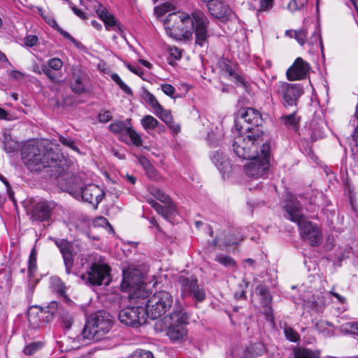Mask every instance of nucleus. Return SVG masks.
<instances>
[{"label":"nucleus","mask_w":358,"mask_h":358,"mask_svg":"<svg viewBox=\"0 0 358 358\" xmlns=\"http://www.w3.org/2000/svg\"><path fill=\"white\" fill-rule=\"evenodd\" d=\"M324 130L319 127V128H313L312 134H311V138L313 141H316L318 138H321L324 136Z\"/></svg>","instance_id":"51"},{"label":"nucleus","mask_w":358,"mask_h":358,"mask_svg":"<svg viewBox=\"0 0 358 358\" xmlns=\"http://www.w3.org/2000/svg\"><path fill=\"white\" fill-rule=\"evenodd\" d=\"M271 157V145L268 141L257 143V153L250 157H241L250 159L245 166V173L249 177L259 178L264 176L268 171Z\"/></svg>","instance_id":"6"},{"label":"nucleus","mask_w":358,"mask_h":358,"mask_svg":"<svg viewBox=\"0 0 358 358\" xmlns=\"http://www.w3.org/2000/svg\"><path fill=\"white\" fill-rule=\"evenodd\" d=\"M284 332L287 339L289 340L290 341L297 342L299 341V336L298 333L292 327H285Z\"/></svg>","instance_id":"45"},{"label":"nucleus","mask_w":358,"mask_h":358,"mask_svg":"<svg viewBox=\"0 0 358 358\" xmlns=\"http://www.w3.org/2000/svg\"><path fill=\"white\" fill-rule=\"evenodd\" d=\"M37 250L35 248H33V249L31 251L29 258V263H28V272H29V278H31L33 275L35 271L37 268V264H36V258H37Z\"/></svg>","instance_id":"30"},{"label":"nucleus","mask_w":358,"mask_h":358,"mask_svg":"<svg viewBox=\"0 0 358 358\" xmlns=\"http://www.w3.org/2000/svg\"><path fill=\"white\" fill-rule=\"evenodd\" d=\"M122 289L124 291L134 290L133 298H139L145 294L143 289V277L141 271L134 266H129L122 270Z\"/></svg>","instance_id":"9"},{"label":"nucleus","mask_w":358,"mask_h":358,"mask_svg":"<svg viewBox=\"0 0 358 358\" xmlns=\"http://www.w3.org/2000/svg\"><path fill=\"white\" fill-rule=\"evenodd\" d=\"M215 260L217 261L220 264L224 266L225 267H229L231 268H236L235 261L231 257H229L227 255H217L215 258Z\"/></svg>","instance_id":"35"},{"label":"nucleus","mask_w":358,"mask_h":358,"mask_svg":"<svg viewBox=\"0 0 358 358\" xmlns=\"http://www.w3.org/2000/svg\"><path fill=\"white\" fill-rule=\"evenodd\" d=\"M149 203L159 214L162 215L166 220L176 211V206L173 203H166L167 206H162L155 200H151Z\"/></svg>","instance_id":"23"},{"label":"nucleus","mask_w":358,"mask_h":358,"mask_svg":"<svg viewBox=\"0 0 358 358\" xmlns=\"http://www.w3.org/2000/svg\"><path fill=\"white\" fill-rule=\"evenodd\" d=\"M127 122L129 124L128 120L126 122L116 120L109 125V130L114 134H125L128 127Z\"/></svg>","instance_id":"28"},{"label":"nucleus","mask_w":358,"mask_h":358,"mask_svg":"<svg viewBox=\"0 0 358 358\" xmlns=\"http://www.w3.org/2000/svg\"><path fill=\"white\" fill-rule=\"evenodd\" d=\"M307 3V0H292L291 1L287 8L291 12H295L302 9Z\"/></svg>","instance_id":"40"},{"label":"nucleus","mask_w":358,"mask_h":358,"mask_svg":"<svg viewBox=\"0 0 358 358\" xmlns=\"http://www.w3.org/2000/svg\"><path fill=\"white\" fill-rule=\"evenodd\" d=\"M320 354L319 350L299 348L294 350V358H317Z\"/></svg>","instance_id":"26"},{"label":"nucleus","mask_w":358,"mask_h":358,"mask_svg":"<svg viewBox=\"0 0 358 358\" xmlns=\"http://www.w3.org/2000/svg\"><path fill=\"white\" fill-rule=\"evenodd\" d=\"M150 193L156 199L164 203H172L170 196L166 194L162 189H153Z\"/></svg>","instance_id":"34"},{"label":"nucleus","mask_w":358,"mask_h":358,"mask_svg":"<svg viewBox=\"0 0 358 358\" xmlns=\"http://www.w3.org/2000/svg\"><path fill=\"white\" fill-rule=\"evenodd\" d=\"M221 71L223 75L234 82L237 87H242L246 92H249L250 84L245 78L241 73L237 72L231 66L224 62L221 65Z\"/></svg>","instance_id":"19"},{"label":"nucleus","mask_w":358,"mask_h":358,"mask_svg":"<svg viewBox=\"0 0 358 358\" xmlns=\"http://www.w3.org/2000/svg\"><path fill=\"white\" fill-rule=\"evenodd\" d=\"M58 31H59V33L66 39H69V41H71L72 43H73L74 44H77L78 43L77 42V41L73 37L71 36V34L69 33H68L67 31L63 30L62 29H61L60 27H58Z\"/></svg>","instance_id":"57"},{"label":"nucleus","mask_w":358,"mask_h":358,"mask_svg":"<svg viewBox=\"0 0 358 358\" xmlns=\"http://www.w3.org/2000/svg\"><path fill=\"white\" fill-rule=\"evenodd\" d=\"M317 43H319L321 50H322L323 44L322 41L321 35L320 34V33L315 32L311 36L310 44L313 45L315 43L317 44Z\"/></svg>","instance_id":"50"},{"label":"nucleus","mask_w":358,"mask_h":358,"mask_svg":"<svg viewBox=\"0 0 358 358\" xmlns=\"http://www.w3.org/2000/svg\"><path fill=\"white\" fill-rule=\"evenodd\" d=\"M141 123L145 130L155 129L159 125L158 120L152 115H146L141 119Z\"/></svg>","instance_id":"32"},{"label":"nucleus","mask_w":358,"mask_h":358,"mask_svg":"<svg viewBox=\"0 0 358 358\" xmlns=\"http://www.w3.org/2000/svg\"><path fill=\"white\" fill-rule=\"evenodd\" d=\"M146 313L142 306H128L120 311V321L130 327H137L146 322Z\"/></svg>","instance_id":"11"},{"label":"nucleus","mask_w":358,"mask_h":358,"mask_svg":"<svg viewBox=\"0 0 358 358\" xmlns=\"http://www.w3.org/2000/svg\"><path fill=\"white\" fill-rule=\"evenodd\" d=\"M128 358H155L153 354L148 350H136Z\"/></svg>","instance_id":"43"},{"label":"nucleus","mask_w":358,"mask_h":358,"mask_svg":"<svg viewBox=\"0 0 358 358\" xmlns=\"http://www.w3.org/2000/svg\"><path fill=\"white\" fill-rule=\"evenodd\" d=\"M69 6L73 13L81 19H85V13L80 9H78L71 1H69Z\"/></svg>","instance_id":"56"},{"label":"nucleus","mask_w":358,"mask_h":358,"mask_svg":"<svg viewBox=\"0 0 358 358\" xmlns=\"http://www.w3.org/2000/svg\"><path fill=\"white\" fill-rule=\"evenodd\" d=\"M296 110H294L291 114L282 115L280 117V122L286 127H291L294 129H297L299 127V117L296 116Z\"/></svg>","instance_id":"25"},{"label":"nucleus","mask_w":358,"mask_h":358,"mask_svg":"<svg viewBox=\"0 0 358 358\" xmlns=\"http://www.w3.org/2000/svg\"><path fill=\"white\" fill-rule=\"evenodd\" d=\"M261 113L252 108H242L235 120V127L241 134L234 138L233 150L238 157H250L257 153V143H265L261 129Z\"/></svg>","instance_id":"2"},{"label":"nucleus","mask_w":358,"mask_h":358,"mask_svg":"<svg viewBox=\"0 0 358 358\" xmlns=\"http://www.w3.org/2000/svg\"><path fill=\"white\" fill-rule=\"evenodd\" d=\"M161 89L165 94L171 97H173L176 92L175 87L170 84L161 85Z\"/></svg>","instance_id":"49"},{"label":"nucleus","mask_w":358,"mask_h":358,"mask_svg":"<svg viewBox=\"0 0 358 358\" xmlns=\"http://www.w3.org/2000/svg\"><path fill=\"white\" fill-rule=\"evenodd\" d=\"M59 310L57 301H51L46 307L31 306L27 313L28 321L34 328H40L51 322Z\"/></svg>","instance_id":"8"},{"label":"nucleus","mask_w":358,"mask_h":358,"mask_svg":"<svg viewBox=\"0 0 358 358\" xmlns=\"http://www.w3.org/2000/svg\"><path fill=\"white\" fill-rule=\"evenodd\" d=\"M73 322V320L72 317L68 316L66 320H64V325H65L66 328H70Z\"/></svg>","instance_id":"64"},{"label":"nucleus","mask_w":358,"mask_h":358,"mask_svg":"<svg viewBox=\"0 0 358 358\" xmlns=\"http://www.w3.org/2000/svg\"><path fill=\"white\" fill-rule=\"evenodd\" d=\"M43 346V343L41 342H32L29 345H26L24 349V352L27 355H31L35 353L37 350H40Z\"/></svg>","instance_id":"42"},{"label":"nucleus","mask_w":358,"mask_h":358,"mask_svg":"<svg viewBox=\"0 0 358 358\" xmlns=\"http://www.w3.org/2000/svg\"><path fill=\"white\" fill-rule=\"evenodd\" d=\"M109 272L110 268L106 264L94 263L81 278L85 282L92 285H100L103 283L108 285Z\"/></svg>","instance_id":"12"},{"label":"nucleus","mask_w":358,"mask_h":358,"mask_svg":"<svg viewBox=\"0 0 358 358\" xmlns=\"http://www.w3.org/2000/svg\"><path fill=\"white\" fill-rule=\"evenodd\" d=\"M178 282L181 286L183 296L190 297L196 303H199L201 301V294L199 291L197 280L180 276L178 278Z\"/></svg>","instance_id":"15"},{"label":"nucleus","mask_w":358,"mask_h":358,"mask_svg":"<svg viewBox=\"0 0 358 358\" xmlns=\"http://www.w3.org/2000/svg\"><path fill=\"white\" fill-rule=\"evenodd\" d=\"M234 296L237 299H245L246 296L245 290H241L240 292L235 293Z\"/></svg>","instance_id":"63"},{"label":"nucleus","mask_w":358,"mask_h":358,"mask_svg":"<svg viewBox=\"0 0 358 358\" xmlns=\"http://www.w3.org/2000/svg\"><path fill=\"white\" fill-rule=\"evenodd\" d=\"M59 141L63 145L71 148L72 150L77 151V152L79 151L78 148L76 145H75L74 141L72 139H71L69 138H66L63 136H59Z\"/></svg>","instance_id":"47"},{"label":"nucleus","mask_w":358,"mask_h":358,"mask_svg":"<svg viewBox=\"0 0 358 358\" xmlns=\"http://www.w3.org/2000/svg\"><path fill=\"white\" fill-rule=\"evenodd\" d=\"M142 164L145 170L148 177L150 179H156L157 171L146 159L142 161Z\"/></svg>","instance_id":"38"},{"label":"nucleus","mask_w":358,"mask_h":358,"mask_svg":"<svg viewBox=\"0 0 358 358\" xmlns=\"http://www.w3.org/2000/svg\"><path fill=\"white\" fill-rule=\"evenodd\" d=\"M73 79L74 81L71 84V90L77 93L82 94L85 92V87L83 83V78L80 75H76V73H73Z\"/></svg>","instance_id":"29"},{"label":"nucleus","mask_w":358,"mask_h":358,"mask_svg":"<svg viewBox=\"0 0 358 358\" xmlns=\"http://www.w3.org/2000/svg\"><path fill=\"white\" fill-rule=\"evenodd\" d=\"M53 69L49 68L46 64H42L41 66V71L51 80L55 82L57 80V77L55 76V73L52 71Z\"/></svg>","instance_id":"48"},{"label":"nucleus","mask_w":358,"mask_h":358,"mask_svg":"<svg viewBox=\"0 0 358 358\" xmlns=\"http://www.w3.org/2000/svg\"><path fill=\"white\" fill-rule=\"evenodd\" d=\"M283 209L286 212L285 217L298 224L302 238L310 241L312 245L319 243L320 229L303 216L302 206L295 198L286 200Z\"/></svg>","instance_id":"4"},{"label":"nucleus","mask_w":358,"mask_h":358,"mask_svg":"<svg viewBox=\"0 0 358 358\" xmlns=\"http://www.w3.org/2000/svg\"><path fill=\"white\" fill-rule=\"evenodd\" d=\"M258 290L259 295L261 296L260 300L262 303L263 304L264 306H268L271 301V296L270 295L268 290L264 287H259Z\"/></svg>","instance_id":"39"},{"label":"nucleus","mask_w":358,"mask_h":358,"mask_svg":"<svg viewBox=\"0 0 358 358\" xmlns=\"http://www.w3.org/2000/svg\"><path fill=\"white\" fill-rule=\"evenodd\" d=\"M52 286L55 292L60 295H63L65 293L66 287L64 283L58 277H54L51 279Z\"/></svg>","instance_id":"37"},{"label":"nucleus","mask_w":358,"mask_h":358,"mask_svg":"<svg viewBox=\"0 0 358 358\" xmlns=\"http://www.w3.org/2000/svg\"><path fill=\"white\" fill-rule=\"evenodd\" d=\"M172 322L166 329V335L172 341H182L187 331L185 327L182 316L179 313H173L170 316Z\"/></svg>","instance_id":"13"},{"label":"nucleus","mask_w":358,"mask_h":358,"mask_svg":"<svg viewBox=\"0 0 358 358\" xmlns=\"http://www.w3.org/2000/svg\"><path fill=\"white\" fill-rule=\"evenodd\" d=\"M99 120L101 122H107L112 119V116L109 110H104L99 114Z\"/></svg>","instance_id":"54"},{"label":"nucleus","mask_w":358,"mask_h":358,"mask_svg":"<svg viewBox=\"0 0 358 358\" xmlns=\"http://www.w3.org/2000/svg\"><path fill=\"white\" fill-rule=\"evenodd\" d=\"M208 8L210 14L215 18L226 20L231 18L234 13L228 5L217 0L207 1Z\"/></svg>","instance_id":"20"},{"label":"nucleus","mask_w":358,"mask_h":358,"mask_svg":"<svg viewBox=\"0 0 358 358\" xmlns=\"http://www.w3.org/2000/svg\"><path fill=\"white\" fill-rule=\"evenodd\" d=\"M273 0H262L260 1V10H266L273 7Z\"/></svg>","instance_id":"55"},{"label":"nucleus","mask_w":358,"mask_h":358,"mask_svg":"<svg viewBox=\"0 0 358 358\" xmlns=\"http://www.w3.org/2000/svg\"><path fill=\"white\" fill-rule=\"evenodd\" d=\"M3 143V150L7 153H13L17 150V143L13 141L9 135H4Z\"/></svg>","instance_id":"31"},{"label":"nucleus","mask_w":358,"mask_h":358,"mask_svg":"<svg viewBox=\"0 0 358 358\" xmlns=\"http://www.w3.org/2000/svg\"><path fill=\"white\" fill-rule=\"evenodd\" d=\"M155 113L159 116V117L166 124L171 122L172 116L169 110H164L161 106V110H155Z\"/></svg>","instance_id":"44"},{"label":"nucleus","mask_w":358,"mask_h":358,"mask_svg":"<svg viewBox=\"0 0 358 358\" xmlns=\"http://www.w3.org/2000/svg\"><path fill=\"white\" fill-rule=\"evenodd\" d=\"M94 6L99 17L104 22L107 30H114L119 33L122 32V25L117 22L113 15L110 13L103 6L95 1Z\"/></svg>","instance_id":"18"},{"label":"nucleus","mask_w":358,"mask_h":358,"mask_svg":"<svg viewBox=\"0 0 358 358\" xmlns=\"http://www.w3.org/2000/svg\"><path fill=\"white\" fill-rule=\"evenodd\" d=\"M294 38L301 45H304L307 38V29L306 28H301L298 30H294Z\"/></svg>","instance_id":"41"},{"label":"nucleus","mask_w":358,"mask_h":358,"mask_svg":"<svg viewBox=\"0 0 358 358\" xmlns=\"http://www.w3.org/2000/svg\"><path fill=\"white\" fill-rule=\"evenodd\" d=\"M206 139H207V141H209L210 143L213 144L217 141L218 136L216 133H215L212 131L211 133L208 132Z\"/></svg>","instance_id":"59"},{"label":"nucleus","mask_w":358,"mask_h":358,"mask_svg":"<svg viewBox=\"0 0 358 358\" xmlns=\"http://www.w3.org/2000/svg\"><path fill=\"white\" fill-rule=\"evenodd\" d=\"M275 92L281 97L283 106L288 108L296 106L299 98L303 91L299 84L282 82L275 86Z\"/></svg>","instance_id":"10"},{"label":"nucleus","mask_w":358,"mask_h":358,"mask_svg":"<svg viewBox=\"0 0 358 358\" xmlns=\"http://www.w3.org/2000/svg\"><path fill=\"white\" fill-rule=\"evenodd\" d=\"M83 199L97 208L99 203L104 196V192L99 186L94 184H89L81 189Z\"/></svg>","instance_id":"17"},{"label":"nucleus","mask_w":358,"mask_h":358,"mask_svg":"<svg viewBox=\"0 0 358 358\" xmlns=\"http://www.w3.org/2000/svg\"><path fill=\"white\" fill-rule=\"evenodd\" d=\"M166 124L174 134H178L180 131V125L173 122L172 120Z\"/></svg>","instance_id":"58"},{"label":"nucleus","mask_w":358,"mask_h":358,"mask_svg":"<svg viewBox=\"0 0 358 358\" xmlns=\"http://www.w3.org/2000/svg\"><path fill=\"white\" fill-rule=\"evenodd\" d=\"M142 97L152 108L154 111L157 109L161 110V105L152 94L148 91H144Z\"/></svg>","instance_id":"33"},{"label":"nucleus","mask_w":358,"mask_h":358,"mask_svg":"<svg viewBox=\"0 0 358 358\" xmlns=\"http://www.w3.org/2000/svg\"><path fill=\"white\" fill-rule=\"evenodd\" d=\"M210 159L221 172H225L230 168V162L222 152L215 151L210 155Z\"/></svg>","instance_id":"22"},{"label":"nucleus","mask_w":358,"mask_h":358,"mask_svg":"<svg viewBox=\"0 0 358 358\" xmlns=\"http://www.w3.org/2000/svg\"><path fill=\"white\" fill-rule=\"evenodd\" d=\"M55 204L52 202L41 201L32 207L31 211V219L33 221L42 222L49 221L52 217Z\"/></svg>","instance_id":"14"},{"label":"nucleus","mask_w":358,"mask_h":358,"mask_svg":"<svg viewBox=\"0 0 358 358\" xmlns=\"http://www.w3.org/2000/svg\"><path fill=\"white\" fill-rule=\"evenodd\" d=\"M266 351L265 345L262 342H256L247 345L241 358H256L262 355Z\"/></svg>","instance_id":"21"},{"label":"nucleus","mask_w":358,"mask_h":358,"mask_svg":"<svg viewBox=\"0 0 358 358\" xmlns=\"http://www.w3.org/2000/svg\"><path fill=\"white\" fill-rule=\"evenodd\" d=\"M119 87L126 94H127L129 95L133 94V92H132V90H131V88L129 86H127L124 82L121 83L120 85H119Z\"/></svg>","instance_id":"61"},{"label":"nucleus","mask_w":358,"mask_h":358,"mask_svg":"<svg viewBox=\"0 0 358 358\" xmlns=\"http://www.w3.org/2000/svg\"><path fill=\"white\" fill-rule=\"evenodd\" d=\"M339 331L344 335L358 336V322H350L342 324Z\"/></svg>","instance_id":"27"},{"label":"nucleus","mask_w":358,"mask_h":358,"mask_svg":"<svg viewBox=\"0 0 358 358\" xmlns=\"http://www.w3.org/2000/svg\"><path fill=\"white\" fill-rule=\"evenodd\" d=\"M129 136L132 143L136 145L140 146L142 145L141 138L139 134L131 127H128L125 134Z\"/></svg>","instance_id":"36"},{"label":"nucleus","mask_w":358,"mask_h":358,"mask_svg":"<svg viewBox=\"0 0 358 358\" xmlns=\"http://www.w3.org/2000/svg\"><path fill=\"white\" fill-rule=\"evenodd\" d=\"M150 224L152 225H153L154 227H156V229L158 230L157 234H156V236L158 239H162V238H166V234H164V232L161 229L159 225L158 224V223L157 222V221L154 219L151 220H150Z\"/></svg>","instance_id":"53"},{"label":"nucleus","mask_w":358,"mask_h":358,"mask_svg":"<svg viewBox=\"0 0 358 358\" xmlns=\"http://www.w3.org/2000/svg\"><path fill=\"white\" fill-rule=\"evenodd\" d=\"M166 34L176 40L189 38L193 33L196 43L201 46V12L196 10L189 16L186 13H170L165 20Z\"/></svg>","instance_id":"3"},{"label":"nucleus","mask_w":358,"mask_h":358,"mask_svg":"<svg viewBox=\"0 0 358 358\" xmlns=\"http://www.w3.org/2000/svg\"><path fill=\"white\" fill-rule=\"evenodd\" d=\"M112 327L111 315L106 311L99 310L88 317L83 335L87 339L99 341L110 331Z\"/></svg>","instance_id":"5"},{"label":"nucleus","mask_w":358,"mask_h":358,"mask_svg":"<svg viewBox=\"0 0 358 358\" xmlns=\"http://www.w3.org/2000/svg\"><path fill=\"white\" fill-rule=\"evenodd\" d=\"M145 293L143 295V299L145 302V311L148 317L155 320L164 315L169 310L173 304L171 294L166 291H159L147 296Z\"/></svg>","instance_id":"7"},{"label":"nucleus","mask_w":358,"mask_h":358,"mask_svg":"<svg viewBox=\"0 0 358 358\" xmlns=\"http://www.w3.org/2000/svg\"><path fill=\"white\" fill-rule=\"evenodd\" d=\"M111 78L116 84L118 85V86L120 85L121 83L123 82L120 77L117 73H113L111 75Z\"/></svg>","instance_id":"62"},{"label":"nucleus","mask_w":358,"mask_h":358,"mask_svg":"<svg viewBox=\"0 0 358 358\" xmlns=\"http://www.w3.org/2000/svg\"><path fill=\"white\" fill-rule=\"evenodd\" d=\"M329 293L336 297L341 303H345L346 302V299L344 296L340 295L338 293L334 291V287H332Z\"/></svg>","instance_id":"60"},{"label":"nucleus","mask_w":358,"mask_h":358,"mask_svg":"<svg viewBox=\"0 0 358 358\" xmlns=\"http://www.w3.org/2000/svg\"><path fill=\"white\" fill-rule=\"evenodd\" d=\"M21 157L27 169L34 173H44L46 176L66 182L70 185L73 174L68 172L67 159L56 152L50 143H27L21 151Z\"/></svg>","instance_id":"1"},{"label":"nucleus","mask_w":358,"mask_h":358,"mask_svg":"<svg viewBox=\"0 0 358 358\" xmlns=\"http://www.w3.org/2000/svg\"><path fill=\"white\" fill-rule=\"evenodd\" d=\"M46 66L55 71H58L62 69L63 62L60 59L55 57L49 59Z\"/></svg>","instance_id":"46"},{"label":"nucleus","mask_w":358,"mask_h":358,"mask_svg":"<svg viewBox=\"0 0 358 358\" xmlns=\"http://www.w3.org/2000/svg\"><path fill=\"white\" fill-rule=\"evenodd\" d=\"M38 38L35 35H29L24 38V42L27 46L32 47L36 44Z\"/></svg>","instance_id":"52"},{"label":"nucleus","mask_w":358,"mask_h":358,"mask_svg":"<svg viewBox=\"0 0 358 358\" xmlns=\"http://www.w3.org/2000/svg\"><path fill=\"white\" fill-rule=\"evenodd\" d=\"M76 249L78 248H60L67 272L71 270L73 260L77 256Z\"/></svg>","instance_id":"24"},{"label":"nucleus","mask_w":358,"mask_h":358,"mask_svg":"<svg viewBox=\"0 0 358 358\" xmlns=\"http://www.w3.org/2000/svg\"><path fill=\"white\" fill-rule=\"evenodd\" d=\"M310 66L301 57H297L293 64L287 69L286 75L290 81L302 80L306 78Z\"/></svg>","instance_id":"16"}]
</instances>
